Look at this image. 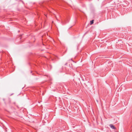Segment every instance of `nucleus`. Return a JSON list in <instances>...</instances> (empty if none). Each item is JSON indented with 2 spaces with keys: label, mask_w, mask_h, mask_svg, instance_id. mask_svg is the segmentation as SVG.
Wrapping results in <instances>:
<instances>
[{
  "label": "nucleus",
  "mask_w": 132,
  "mask_h": 132,
  "mask_svg": "<svg viewBox=\"0 0 132 132\" xmlns=\"http://www.w3.org/2000/svg\"><path fill=\"white\" fill-rule=\"evenodd\" d=\"M109 126L112 129H116V128L113 125L110 124L109 125Z\"/></svg>",
  "instance_id": "nucleus-1"
},
{
  "label": "nucleus",
  "mask_w": 132,
  "mask_h": 132,
  "mask_svg": "<svg viewBox=\"0 0 132 132\" xmlns=\"http://www.w3.org/2000/svg\"><path fill=\"white\" fill-rule=\"evenodd\" d=\"M94 20H92L90 21V24L91 25L92 24L94 23Z\"/></svg>",
  "instance_id": "nucleus-2"
}]
</instances>
